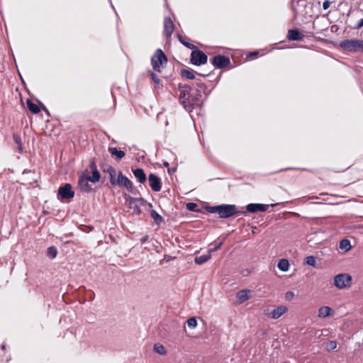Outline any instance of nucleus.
<instances>
[{
	"label": "nucleus",
	"mask_w": 363,
	"mask_h": 363,
	"mask_svg": "<svg viewBox=\"0 0 363 363\" xmlns=\"http://www.w3.org/2000/svg\"><path fill=\"white\" fill-rule=\"evenodd\" d=\"M179 101L184 108L191 112L195 106H199L201 99V91H203V84L182 85L179 86Z\"/></svg>",
	"instance_id": "f257e3e1"
},
{
	"label": "nucleus",
	"mask_w": 363,
	"mask_h": 363,
	"mask_svg": "<svg viewBox=\"0 0 363 363\" xmlns=\"http://www.w3.org/2000/svg\"><path fill=\"white\" fill-rule=\"evenodd\" d=\"M206 209L211 213H218L220 218H228L235 215L245 213L244 211H238L236 206L233 204L206 206Z\"/></svg>",
	"instance_id": "f03ea898"
},
{
	"label": "nucleus",
	"mask_w": 363,
	"mask_h": 363,
	"mask_svg": "<svg viewBox=\"0 0 363 363\" xmlns=\"http://www.w3.org/2000/svg\"><path fill=\"white\" fill-rule=\"evenodd\" d=\"M107 172L110 175V182L112 185L123 186L128 191H133V186L132 182L127 177L124 176L122 172H120L118 177H116V170L113 167H110Z\"/></svg>",
	"instance_id": "7ed1b4c3"
},
{
	"label": "nucleus",
	"mask_w": 363,
	"mask_h": 363,
	"mask_svg": "<svg viewBox=\"0 0 363 363\" xmlns=\"http://www.w3.org/2000/svg\"><path fill=\"white\" fill-rule=\"evenodd\" d=\"M167 62V57L161 49H157L151 57V65L154 70L160 72L164 64Z\"/></svg>",
	"instance_id": "20e7f679"
},
{
	"label": "nucleus",
	"mask_w": 363,
	"mask_h": 363,
	"mask_svg": "<svg viewBox=\"0 0 363 363\" xmlns=\"http://www.w3.org/2000/svg\"><path fill=\"white\" fill-rule=\"evenodd\" d=\"M340 46L348 52L363 51V40L357 39L345 40L340 42Z\"/></svg>",
	"instance_id": "39448f33"
},
{
	"label": "nucleus",
	"mask_w": 363,
	"mask_h": 363,
	"mask_svg": "<svg viewBox=\"0 0 363 363\" xmlns=\"http://www.w3.org/2000/svg\"><path fill=\"white\" fill-rule=\"evenodd\" d=\"M334 285L338 289H345L351 286L352 282V277L346 273L339 274L334 277Z\"/></svg>",
	"instance_id": "423d86ee"
},
{
	"label": "nucleus",
	"mask_w": 363,
	"mask_h": 363,
	"mask_svg": "<svg viewBox=\"0 0 363 363\" xmlns=\"http://www.w3.org/2000/svg\"><path fill=\"white\" fill-rule=\"evenodd\" d=\"M208 57L201 50L196 49L192 50L191 53L190 62L194 65H201L207 62Z\"/></svg>",
	"instance_id": "0eeeda50"
},
{
	"label": "nucleus",
	"mask_w": 363,
	"mask_h": 363,
	"mask_svg": "<svg viewBox=\"0 0 363 363\" xmlns=\"http://www.w3.org/2000/svg\"><path fill=\"white\" fill-rule=\"evenodd\" d=\"M74 196V192L72 190V186L70 184H66L63 186H60L58 189V196L61 199H70Z\"/></svg>",
	"instance_id": "6e6552de"
},
{
	"label": "nucleus",
	"mask_w": 363,
	"mask_h": 363,
	"mask_svg": "<svg viewBox=\"0 0 363 363\" xmlns=\"http://www.w3.org/2000/svg\"><path fill=\"white\" fill-rule=\"evenodd\" d=\"M212 64L216 68H225L230 64V59L224 55H216L212 59Z\"/></svg>",
	"instance_id": "1a4fd4ad"
},
{
	"label": "nucleus",
	"mask_w": 363,
	"mask_h": 363,
	"mask_svg": "<svg viewBox=\"0 0 363 363\" xmlns=\"http://www.w3.org/2000/svg\"><path fill=\"white\" fill-rule=\"evenodd\" d=\"M148 182L150 186L153 191L157 192L161 190V181L157 176L154 174H150L148 176Z\"/></svg>",
	"instance_id": "9d476101"
},
{
	"label": "nucleus",
	"mask_w": 363,
	"mask_h": 363,
	"mask_svg": "<svg viewBox=\"0 0 363 363\" xmlns=\"http://www.w3.org/2000/svg\"><path fill=\"white\" fill-rule=\"evenodd\" d=\"M90 182L87 176L82 175L78 180V186L82 191L89 192L92 190L91 185L89 184Z\"/></svg>",
	"instance_id": "9b49d317"
},
{
	"label": "nucleus",
	"mask_w": 363,
	"mask_h": 363,
	"mask_svg": "<svg viewBox=\"0 0 363 363\" xmlns=\"http://www.w3.org/2000/svg\"><path fill=\"white\" fill-rule=\"evenodd\" d=\"M174 29V25L170 18L166 17L164 19L163 33L167 38H169Z\"/></svg>",
	"instance_id": "f8f14e48"
},
{
	"label": "nucleus",
	"mask_w": 363,
	"mask_h": 363,
	"mask_svg": "<svg viewBox=\"0 0 363 363\" xmlns=\"http://www.w3.org/2000/svg\"><path fill=\"white\" fill-rule=\"evenodd\" d=\"M268 205L260 204V203H250L247 205L246 209L250 213H255L257 211H266L267 210Z\"/></svg>",
	"instance_id": "ddd939ff"
},
{
	"label": "nucleus",
	"mask_w": 363,
	"mask_h": 363,
	"mask_svg": "<svg viewBox=\"0 0 363 363\" xmlns=\"http://www.w3.org/2000/svg\"><path fill=\"white\" fill-rule=\"evenodd\" d=\"M304 35L298 29L289 30L287 38L290 40H301Z\"/></svg>",
	"instance_id": "4468645a"
},
{
	"label": "nucleus",
	"mask_w": 363,
	"mask_h": 363,
	"mask_svg": "<svg viewBox=\"0 0 363 363\" xmlns=\"http://www.w3.org/2000/svg\"><path fill=\"white\" fill-rule=\"evenodd\" d=\"M91 168L92 169L91 176L87 177L88 179L90 180L92 183H96L100 179V173L96 169V164L94 162H91Z\"/></svg>",
	"instance_id": "2eb2a0df"
},
{
	"label": "nucleus",
	"mask_w": 363,
	"mask_h": 363,
	"mask_svg": "<svg viewBox=\"0 0 363 363\" xmlns=\"http://www.w3.org/2000/svg\"><path fill=\"white\" fill-rule=\"evenodd\" d=\"M250 290L243 289L237 292L236 298L239 303H242L250 298Z\"/></svg>",
	"instance_id": "dca6fc26"
},
{
	"label": "nucleus",
	"mask_w": 363,
	"mask_h": 363,
	"mask_svg": "<svg viewBox=\"0 0 363 363\" xmlns=\"http://www.w3.org/2000/svg\"><path fill=\"white\" fill-rule=\"evenodd\" d=\"M287 311V308L285 306H278L271 312V317L273 319H278L282 315H284Z\"/></svg>",
	"instance_id": "f3484780"
},
{
	"label": "nucleus",
	"mask_w": 363,
	"mask_h": 363,
	"mask_svg": "<svg viewBox=\"0 0 363 363\" xmlns=\"http://www.w3.org/2000/svg\"><path fill=\"white\" fill-rule=\"evenodd\" d=\"M133 174L140 183L144 184L146 182V175L143 169L137 168L133 170Z\"/></svg>",
	"instance_id": "a211bd4d"
},
{
	"label": "nucleus",
	"mask_w": 363,
	"mask_h": 363,
	"mask_svg": "<svg viewBox=\"0 0 363 363\" xmlns=\"http://www.w3.org/2000/svg\"><path fill=\"white\" fill-rule=\"evenodd\" d=\"M129 204L131 208H133L134 212L139 213L140 212V208L138 203L142 201V199H136L129 196L128 198Z\"/></svg>",
	"instance_id": "6ab92c4d"
},
{
	"label": "nucleus",
	"mask_w": 363,
	"mask_h": 363,
	"mask_svg": "<svg viewBox=\"0 0 363 363\" xmlns=\"http://www.w3.org/2000/svg\"><path fill=\"white\" fill-rule=\"evenodd\" d=\"M108 152L112 155H114L118 160H121L122 158H123L125 157V152L122 150H118L115 147H108Z\"/></svg>",
	"instance_id": "aec40b11"
},
{
	"label": "nucleus",
	"mask_w": 363,
	"mask_h": 363,
	"mask_svg": "<svg viewBox=\"0 0 363 363\" xmlns=\"http://www.w3.org/2000/svg\"><path fill=\"white\" fill-rule=\"evenodd\" d=\"M290 264L288 259H281L278 264L277 267L282 272H287L289 269Z\"/></svg>",
	"instance_id": "412c9836"
},
{
	"label": "nucleus",
	"mask_w": 363,
	"mask_h": 363,
	"mask_svg": "<svg viewBox=\"0 0 363 363\" xmlns=\"http://www.w3.org/2000/svg\"><path fill=\"white\" fill-rule=\"evenodd\" d=\"M211 257V255L208 252L207 254L201 255L199 257H196L194 259V262L197 264H202L208 261Z\"/></svg>",
	"instance_id": "4be33fe9"
},
{
	"label": "nucleus",
	"mask_w": 363,
	"mask_h": 363,
	"mask_svg": "<svg viewBox=\"0 0 363 363\" xmlns=\"http://www.w3.org/2000/svg\"><path fill=\"white\" fill-rule=\"evenodd\" d=\"M28 110L34 114H37L40 111V108L38 105L34 104L30 99H28L26 101Z\"/></svg>",
	"instance_id": "5701e85b"
},
{
	"label": "nucleus",
	"mask_w": 363,
	"mask_h": 363,
	"mask_svg": "<svg viewBox=\"0 0 363 363\" xmlns=\"http://www.w3.org/2000/svg\"><path fill=\"white\" fill-rule=\"evenodd\" d=\"M331 308L328 306H322L318 310V316L320 318H325L330 315Z\"/></svg>",
	"instance_id": "b1692460"
},
{
	"label": "nucleus",
	"mask_w": 363,
	"mask_h": 363,
	"mask_svg": "<svg viewBox=\"0 0 363 363\" xmlns=\"http://www.w3.org/2000/svg\"><path fill=\"white\" fill-rule=\"evenodd\" d=\"M150 216L157 225H160L161 223L163 222L162 217L155 210L151 211Z\"/></svg>",
	"instance_id": "393cba45"
},
{
	"label": "nucleus",
	"mask_w": 363,
	"mask_h": 363,
	"mask_svg": "<svg viewBox=\"0 0 363 363\" xmlns=\"http://www.w3.org/2000/svg\"><path fill=\"white\" fill-rule=\"evenodd\" d=\"M340 248L345 251H348L351 249V244L350 240L343 239L340 242Z\"/></svg>",
	"instance_id": "a878e982"
},
{
	"label": "nucleus",
	"mask_w": 363,
	"mask_h": 363,
	"mask_svg": "<svg viewBox=\"0 0 363 363\" xmlns=\"http://www.w3.org/2000/svg\"><path fill=\"white\" fill-rule=\"evenodd\" d=\"M153 350L155 352L160 354H165L166 350L162 345L160 343H155L153 347Z\"/></svg>",
	"instance_id": "bb28decb"
},
{
	"label": "nucleus",
	"mask_w": 363,
	"mask_h": 363,
	"mask_svg": "<svg viewBox=\"0 0 363 363\" xmlns=\"http://www.w3.org/2000/svg\"><path fill=\"white\" fill-rule=\"evenodd\" d=\"M177 37H178V39L179 40V42L184 45L185 47L188 48L189 49H191V50H195L196 47L194 45H193L192 43H188L186 41H185L182 35L180 34H177Z\"/></svg>",
	"instance_id": "cd10ccee"
},
{
	"label": "nucleus",
	"mask_w": 363,
	"mask_h": 363,
	"mask_svg": "<svg viewBox=\"0 0 363 363\" xmlns=\"http://www.w3.org/2000/svg\"><path fill=\"white\" fill-rule=\"evenodd\" d=\"M13 140L14 142L18 145L19 152H22L23 146L21 137L18 135H13Z\"/></svg>",
	"instance_id": "c85d7f7f"
},
{
	"label": "nucleus",
	"mask_w": 363,
	"mask_h": 363,
	"mask_svg": "<svg viewBox=\"0 0 363 363\" xmlns=\"http://www.w3.org/2000/svg\"><path fill=\"white\" fill-rule=\"evenodd\" d=\"M182 77H184L188 79H193L195 77L194 73L187 69L182 70Z\"/></svg>",
	"instance_id": "c756f323"
},
{
	"label": "nucleus",
	"mask_w": 363,
	"mask_h": 363,
	"mask_svg": "<svg viewBox=\"0 0 363 363\" xmlns=\"http://www.w3.org/2000/svg\"><path fill=\"white\" fill-rule=\"evenodd\" d=\"M57 250L55 247L52 246L48 249V255L52 258H55L57 256Z\"/></svg>",
	"instance_id": "7c9ffc66"
},
{
	"label": "nucleus",
	"mask_w": 363,
	"mask_h": 363,
	"mask_svg": "<svg viewBox=\"0 0 363 363\" xmlns=\"http://www.w3.org/2000/svg\"><path fill=\"white\" fill-rule=\"evenodd\" d=\"M305 263L308 265L315 267L316 261L313 256H308L305 258Z\"/></svg>",
	"instance_id": "2f4dec72"
},
{
	"label": "nucleus",
	"mask_w": 363,
	"mask_h": 363,
	"mask_svg": "<svg viewBox=\"0 0 363 363\" xmlns=\"http://www.w3.org/2000/svg\"><path fill=\"white\" fill-rule=\"evenodd\" d=\"M187 325L191 328H194L197 325V320L195 317H191L186 320Z\"/></svg>",
	"instance_id": "473e14b6"
},
{
	"label": "nucleus",
	"mask_w": 363,
	"mask_h": 363,
	"mask_svg": "<svg viewBox=\"0 0 363 363\" xmlns=\"http://www.w3.org/2000/svg\"><path fill=\"white\" fill-rule=\"evenodd\" d=\"M336 347H337V342H328L325 345V348L328 351L333 350L335 349Z\"/></svg>",
	"instance_id": "72a5a7b5"
},
{
	"label": "nucleus",
	"mask_w": 363,
	"mask_h": 363,
	"mask_svg": "<svg viewBox=\"0 0 363 363\" xmlns=\"http://www.w3.org/2000/svg\"><path fill=\"white\" fill-rule=\"evenodd\" d=\"M186 206V208L189 211H196V208L197 207V204L195 203H187Z\"/></svg>",
	"instance_id": "f704fd0d"
},
{
	"label": "nucleus",
	"mask_w": 363,
	"mask_h": 363,
	"mask_svg": "<svg viewBox=\"0 0 363 363\" xmlns=\"http://www.w3.org/2000/svg\"><path fill=\"white\" fill-rule=\"evenodd\" d=\"M150 74H151V77H152V79L156 83V84H159L160 80V79L158 78V77L157 76L156 74H155L154 72H150Z\"/></svg>",
	"instance_id": "c9c22d12"
},
{
	"label": "nucleus",
	"mask_w": 363,
	"mask_h": 363,
	"mask_svg": "<svg viewBox=\"0 0 363 363\" xmlns=\"http://www.w3.org/2000/svg\"><path fill=\"white\" fill-rule=\"evenodd\" d=\"M330 4H331V3L329 0L324 1L323 3V9L324 10L328 9L330 7Z\"/></svg>",
	"instance_id": "e433bc0d"
},
{
	"label": "nucleus",
	"mask_w": 363,
	"mask_h": 363,
	"mask_svg": "<svg viewBox=\"0 0 363 363\" xmlns=\"http://www.w3.org/2000/svg\"><path fill=\"white\" fill-rule=\"evenodd\" d=\"M222 242H220L218 245H216L215 247L209 250L208 252H210V254L211 255V252H216L217 250H218L221 245H222Z\"/></svg>",
	"instance_id": "4c0bfd02"
},
{
	"label": "nucleus",
	"mask_w": 363,
	"mask_h": 363,
	"mask_svg": "<svg viewBox=\"0 0 363 363\" xmlns=\"http://www.w3.org/2000/svg\"><path fill=\"white\" fill-rule=\"evenodd\" d=\"M363 26V18L360 19L356 26L357 28H360L361 27Z\"/></svg>",
	"instance_id": "58836bf2"
},
{
	"label": "nucleus",
	"mask_w": 363,
	"mask_h": 363,
	"mask_svg": "<svg viewBox=\"0 0 363 363\" xmlns=\"http://www.w3.org/2000/svg\"><path fill=\"white\" fill-rule=\"evenodd\" d=\"M148 240V236H145L140 238L141 243H145Z\"/></svg>",
	"instance_id": "ea45409f"
},
{
	"label": "nucleus",
	"mask_w": 363,
	"mask_h": 363,
	"mask_svg": "<svg viewBox=\"0 0 363 363\" xmlns=\"http://www.w3.org/2000/svg\"><path fill=\"white\" fill-rule=\"evenodd\" d=\"M294 296V293L292 291H289L286 294V297L289 298V297Z\"/></svg>",
	"instance_id": "a19ab883"
},
{
	"label": "nucleus",
	"mask_w": 363,
	"mask_h": 363,
	"mask_svg": "<svg viewBox=\"0 0 363 363\" xmlns=\"http://www.w3.org/2000/svg\"><path fill=\"white\" fill-rule=\"evenodd\" d=\"M1 348L2 350H5V348H6V345H2L1 346Z\"/></svg>",
	"instance_id": "79ce46f5"
},
{
	"label": "nucleus",
	"mask_w": 363,
	"mask_h": 363,
	"mask_svg": "<svg viewBox=\"0 0 363 363\" xmlns=\"http://www.w3.org/2000/svg\"><path fill=\"white\" fill-rule=\"evenodd\" d=\"M277 204H271V206H275Z\"/></svg>",
	"instance_id": "37998d69"
}]
</instances>
